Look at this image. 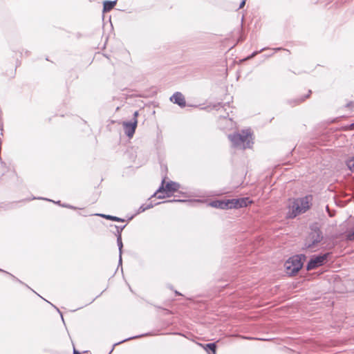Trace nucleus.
<instances>
[{
    "instance_id": "obj_1",
    "label": "nucleus",
    "mask_w": 354,
    "mask_h": 354,
    "mask_svg": "<svg viewBox=\"0 0 354 354\" xmlns=\"http://www.w3.org/2000/svg\"><path fill=\"white\" fill-rule=\"evenodd\" d=\"M313 201L311 194L303 197L290 198L288 201L286 218H294L308 211Z\"/></svg>"
},
{
    "instance_id": "obj_2",
    "label": "nucleus",
    "mask_w": 354,
    "mask_h": 354,
    "mask_svg": "<svg viewBox=\"0 0 354 354\" xmlns=\"http://www.w3.org/2000/svg\"><path fill=\"white\" fill-rule=\"evenodd\" d=\"M228 138L233 146L243 149L251 148L254 143L253 133L250 129H243L240 132L230 134L228 136Z\"/></svg>"
},
{
    "instance_id": "obj_3",
    "label": "nucleus",
    "mask_w": 354,
    "mask_h": 354,
    "mask_svg": "<svg viewBox=\"0 0 354 354\" xmlns=\"http://www.w3.org/2000/svg\"><path fill=\"white\" fill-rule=\"evenodd\" d=\"M252 203V201H250L249 198H241L225 200H216L209 203V205L215 208L228 209L247 207L249 204Z\"/></svg>"
},
{
    "instance_id": "obj_4",
    "label": "nucleus",
    "mask_w": 354,
    "mask_h": 354,
    "mask_svg": "<svg viewBox=\"0 0 354 354\" xmlns=\"http://www.w3.org/2000/svg\"><path fill=\"white\" fill-rule=\"evenodd\" d=\"M180 188L179 184L173 181H168L164 179L162 182L161 186L156 192L154 196L158 198L163 199L171 196L174 192Z\"/></svg>"
},
{
    "instance_id": "obj_5",
    "label": "nucleus",
    "mask_w": 354,
    "mask_h": 354,
    "mask_svg": "<svg viewBox=\"0 0 354 354\" xmlns=\"http://www.w3.org/2000/svg\"><path fill=\"white\" fill-rule=\"evenodd\" d=\"M303 266L301 256L295 255L287 260L284 264L286 272L289 275L297 273Z\"/></svg>"
},
{
    "instance_id": "obj_6",
    "label": "nucleus",
    "mask_w": 354,
    "mask_h": 354,
    "mask_svg": "<svg viewBox=\"0 0 354 354\" xmlns=\"http://www.w3.org/2000/svg\"><path fill=\"white\" fill-rule=\"evenodd\" d=\"M322 237L319 231L312 232L306 240V248L313 249L314 247L321 241Z\"/></svg>"
},
{
    "instance_id": "obj_7",
    "label": "nucleus",
    "mask_w": 354,
    "mask_h": 354,
    "mask_svg": "<svg viewBox=\"0 0 354 354\" xmlns=\"http://www.w3.org/2000/svg\"><path fill=\"white\" fill-rule=\"evenodd\" d=\"M328 256V254H325L311 259L307 265V270H313L323 265L326 262Z\"/></svg>"
},
{
    "instance_id": "obj_8",
    "label": "nucleus",
    "mask_w": 354,
    "mask_h": 354,
    "mask_svg": "<svg viewBox=\"0 0 354 354\" xmlns=\"http://www.w3.org/2000/svg\"><path fill=\"white\" fill-rule=\"evenodd\" d=\"M137 119L134 120L133 122H124L123 126L124 127V131L127 136L131 138L136 131L137 127Z\"/></svg>"
},
{
    "instance_id": "obj_9",
    "label": "nucleus",
    "mask_w": 354,
    "mask_h": 354,
    "mask_svg": "<svg viewBox=\"0 0 354 354\" xmlns=\"http://www.w3.org/2000/svg\"><path fill=\"white\" fill-rule=\"evenodd\" d=\"M171 101L175 104H177L180 107H185L186 106V101L184 95L180 93H175L170 98Z\"/></svg>"
},
{
    "instance_id": "obj_10",
    "label": "nucleus",
    "mask_w": 354,
    "mask_h": 354,
    "mask_svg": "<svg viewBox=\"0 0 354 354\" xmlns=\"http://www.w3.org/2000/svg\"><path fill=\"white\" fill-rule=\"evenodd\" d=\"M197 344L202 347L205 351L209 352L211 351L212 353L209 354H216V345L215 343H210L207 344H203L201 343H197Z\"/></svg>"
},
{
    "instance_id": "obj_11",
    "label": "nucleus",
    "mask_w": 354,
    "mask_h": 354,
    "mask_svg": "<svg viewBox=\"0 0 354 354\" xmlns=\"http://www.w3.org/2000/svg\"><path fill=\"white\" fill-rule=\"evenodd\" d=\"M116 4V1H106L104 2L103 5V11L104 12H109L111 10L114 6Z\"/></svg>"
},
{
    "instance_id": "obj_12",
    "label": "nucleus",
    "mask_w": 354,
    "mask_h": 354,
    "mask_svg": "<svg viewBox=\"0 0 354 354\" xmlns=\"http://www.w3.org/2000/svg\"><path fill=\"white\" fill-rule=\"evenodd\" d=\"M346 165L348 166V167L349 168V169L354 172V157L349 159L347 162H346Z\"/></svg>"
},
{
    "instance_id": "obj_13",
    "label": "nucleus",
    "mask_w": 354,
    "mask_h": 354,
    "mask_svg": "<svg viewBox=\"0 0 354 354\" xmlns=\"http://www.w3.org/2000/svg\"><path fill=\"white\" fill-rule=\"evenodd\" d=\"M101 216L106 218V219L111 220V221H119L120 218L116 216H109V215H104L102 214Z\"/></svg>"
},
{
    "instance_id": "obj_14",
    "label": "nucleus",
    "mask_w": 354,
    "mask_h": 354,
    "mask_svg": "<svg viewBox=\"0 0 354 354\" xmlns=\"http://www.w3.org/2000/svg\"><path fill=\"white\" fill-rule=\"evenodd\" d=\"M347 239L348 240H353L354 239V231L353 232H351V233L348 234Z\"/></svg>"
},
{
    "instance_id": "obj_15",
    "label": "nucleus",
    "mask_w": 354,
    "mask_h": 354,
    "mask_svg": "<svg viewBox=\"0 0 354 354\" xmlns=\"http://www.w3.org/2000/svg\"><path fill=\"white\" fill-rule=\"evenodd\" d=\"M310 93H311V91L310 90L306 91V92H305V94H306L305 98H304L301 100H300V102L304 101L306 98H307V97H308L310 96Z\"/></svg>"
},
{
    "instance_id": "obj_16",
    "label": "nucleus",
    "mask_w": 354,
    "mask_h": 354,
    "mask_svg": "<svg viewBox=\"0 0 354 354\" xmlns=\"http://www.w3.org/2000/svg\"><path fill=\"white\" fill-rule=\"evenodd\" d=\"M348 129H351V130L354 129V122L349 125V127H348Z\"/></svg>"
},
{
    "instance_id": "obj_17",
    "label": "nucleus",
    "mask_w": 354,
    "mask_h": 354,
    "mask_svg": "<svg viewBox=\"0 0 354 354\" xmlns=\"http://www.w3.org/2000/svg\"><path fill=\"white\" fill-rule=\"evenodd\" d=\"M257 54V53H254L250 57H248L247 59H250V58H252L253 57H254Z\"/></svg>"
},
{
    "instance_id": "obj_18",
    "label": "nucleus",
    "mask_w": 354,
    "mask_h": 354,
    "mask_svg": "<svg viewBox=\"0 0 354 354\" xmlns=\"http://www.w3.org/2000/svg\"><path fill=\"white\" fill-rule=\"evenodd\" d=\"M138 111H136V112L134 113L135 120L136 119V118L138 117Z\"/></svg>"
},
{
    "instance_id": "obj_19",
    "label": "nucleus",
    "mask_w": 354,
    "mask_h": 354,
    "mask_svg": "<svg viewBox=\"0 0 354 354\" xmlns=\"http://www.w3.org/2000/svg\"><path fill=\"white\" fill-rule=\"evenodd\" d=\"M244 5H245V1H243L241 3V4L240 8H242Z\"/></svg>"
},
{
    "instance_id": "obj_20",
    "label": "nucleus",
    "mask_w": 354,
    "mask_h": 354,
    "mask_svg": "<svg viewBox=\"0 0 354 354\" xmlns=\"http://www.w3.org/2000/svg\"><path fill=\"white\" fill-rule=\"evenodd\" d=\"M74 354H80L78 351H77L76 350H74Z\"/></svg>"
}]
</instances>
